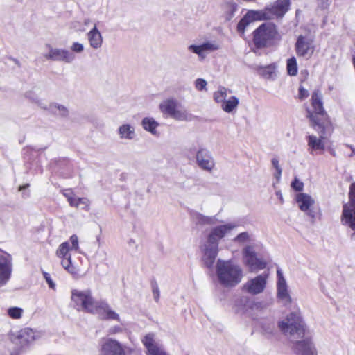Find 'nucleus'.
I'll return each instance as SVG.
<instances>
[{
	"mask_svg": "<svg viewBox=\"0 0 355 355\" xmlns=\"http://www.w3.org/2000/svg\"><path fill=\"white\" fill-rule=\"evenodd\" d=\"M207 82L202 78H198L195 83V87L198 91H202L206 87Z\"/></svg>",
	"mask_w": 355,
	"mask_h": 355,
	"instance_id": "43",
	"label": "nucleus"
},
{
	"mask_svg": "<svg viewBox=\"0 0 355 355\" xmlns=\"http://www.w3.org/2000/svg\"><path fill=\"white\" fill-rule=\"evenodd\" d=\"M295 200L301 211L306 212L307 215L312 218H315V212L311 209L315 201L309 195L304 193H300L296 195Z\"/></svg>",
	"mask_w": 355,
	"mask_h": 355,
	"instance_id": "16",
	"label": "nucleus"
},
{
	"mask_svg": "<svg viewBox=\"0 0 355 355\" xmlns=\"http://www.w3.org/2000/svg\"><path fill=\"white\" fill-rule=\"evenodd\" d=\"M227 89L224 87H220L218 91L214 93V99L218 103H223L227 97Z\"/></svg>",
	"mask_w": 355,
	"mask_h": 355,
	"instance_id": "31",
	"label": "nucleus"
},
{
	"mask_svg": "<svg viewBox=\"0 0 355 355\" xmlns=\"http://www.w3.org/2000/svg\"><path fill=\"white\" fill-rule=\"evenodd\" d=\"M277 298L282 301L284 305L291 304L292 302V299L288 293L286 280L279 269L277 270Z\"/></svg>",
	"mask_w": 355,
	"mask_h": 355,
	"instance_id": "14",
	"label": "nucleus"
},
{
	"mask_svg": "<svg viewBox=\"0 0 355 355\" xmlns=\"http://www.w3.org/2000/svg\"><path fill=\"white\" fill-rule=\"evenodd\" d=\"M343 225L349 227L354 232L351 234L350 237L352 239L355 238V218L352 219H345L341 220Z\"/></svg>",
	"mask_w": 355,
	"mask_h": 355,
	"instance_id": "38",
	"label": "nucleus"
},
{
	"mask_svg": "<svg viewBox=\"0 0 355 355\" xmlns=\"http://www.w3.org/2000/svg\"><path fill=\"white\" fill-rule=\"evenodd\" d=\"M292 349L297 355H318L317 349L309 337L293 343Z\"/></svg>",
	"mask_w": 355,
	"mask_h": 355,
	"instance_id": "12",
	"label": "nucleus"
},
{
	"mask_svg": "<svg viewBox=\"0 0 355 355\" xmlns=\"http://www.w3.org/2000/svg\"><path fill=\"white\" fill-rule=\"evenodd\" d=\"M10 275V267L4 257H0V281L8 279Z\"/></svg>",
	"mask_w": 355,
	"mask_h": 355,
	"instance_id": "25",
	"label": "nucleus"
},
{
	"mask_svg": "<svg viewBox=\"0 0 355 355\" xmlns=\"http://www.w3.org/2000/svg\"><path fill=\"white\" fill-rule=\"evenodd\" d=\"M19 337L27 341L34 340V331L31 328H24L20 331Z\"/></svg>",
	"mask_w": 355,
	"mask_h": 355,
	"instance_id": "34",
	"label": "nucleus"
},
{
	"mask_svg": "<svg viewBox=\"0 0 355 355\" xmlns=\"http://www.w3.org/2000/svg\"><path fill=\"white\" fill-rule=\"evenodd\" d=\"M291 6L290 0H277L271 6H268L269 15L273 19L282 18L288 11Z\"/></svg>",
	"mask_w": 355,
	"mask_h": 355,
	"instance_id": "17",
	"label": "nucleus"
},
{
	"mask_svg": "<svg viewBox=\"0 0 355 355\" xmlns=\"http://www.w3.org/2000/svg\"><path fill=\"white\" fill-rule=\"evenodd\" d=\"M310 103L311 107L306 108V116L309 121L310 126L312 128L318 126L327 131H331L334 124L324 107L322 95L319 89L312 92Z\"/></svg>",
	"mask_w": 355,
	"mask_h": 355,
	"instance_id": "2",
	"label": "nucleus"
},
{
	"mask_svg": "<svg viewBox=\"0 0 355 355\" xmlns=\"http://www.w3.org/2000/svg\"><path fill=\"white\" fill-rule=\"evenodd\" d=\"M286 69L289 76H295L297 74V64L295 57H291L286 61Z\"/></svg>",
	"mask_w": 355,
	"mask_h": 355,
	"instance_id": "29",
	"label": "nucleus"
},
{
	"mask_svg": "<svg viewBox=\"0 0 355 355\" xmlns=\"http://www.w3.org/2000/svg\"><path fill=\"white\" fill-rule=\"evenodd\" d=\"M190 48L192 49L193 51L197 54H200L202 51H204L203 46H202V45H200V46L191 45L190 46Z\"/></svg>",
	"mask_w": 355,
	"mask_h": 355,
	"instance_id": "48",
	"label": "nucleus"
},
{
	"mask_svg": "<svg viewBox=\"0 0 355 355\" xmlns=\"http://www.w3.org/2000/svg\"><path fill=\"white\" fill-rule=\"evenodd\" d=\"M152 288L154 298L156 301H158L159 298V290L158 288L157 284L155 283L154 284H153Z\"/></svg>",
	"mask_w": 355,
	"mask_h": 355,
	"instance_id": "47",
	"label": "nucleus"
},
{
	"mask_svg": "<svg viewBox=\"0 0 355 355\" xmlns=\"http://www.w3.org/2000/svg\"><path fill=\"white\" fill-rule=\"evenodd\" d=\"M196 161L198 165L203 170L211 171L215 164L209 153L204 150L200 149L198 151L196 155Z\"/></svg>",
	"mask_w": 355,
	"mask_h": 355,
	"instance_id": "21",
	"label": "nucleus"
},
{
	"mask_svg": "<svg viewBox=\"0 0 355 355\" xmlns=\"http://www.w3.org/2000/svg\"><path fill=\"white\" fill-rule=\"evenodd\" d=\"M88 40L94 49L99 48L101 46L102 36L96 26L88 33Z\"/></svg>",
	"mask_w": 355,
	"mask_h": 355,
	"instance_id": "24",
	"label": "nucleus"
},
{
	"mask_svg": "<svg viewBox=\"0 0 355 355\" xmlns=\"http://www.w3.org/2000/svg\"><path fill=\"white\" fill-rule=\"evenodd\" d=\"M71 298L77 310L94 313L95 306L98 301L93 297L90 290L73 289L71 291Z\"/></svg>",
	"mask_w": 355,
	"mask_h": 355,
	"instance_id": "6",
	"label": "nucleus"
},
{
	"mask_svg": "<svg viewBox=\"0 0 355 355\" xmlns=\"http://www.w3.org/2000/svg\"><path fill=\"white\" fill-rule=\"evenodd\" d=\"M42 275L46 282H47L49 288L51 289H54L55 287V284L53 282L50 275L46 272H42Z\"/></svg>",
	"mask_w": 355,
	"mask_h": 355,
	"instance_id": "44",
	"label": "nucleus"
},
{
	"mask_svg": "<svg viewBox=\"0 0 355 355\" xmlns=\"http://www.w3.org/2000/svg\"><path fill=\"white\" fill-rule=\"evenodd\" d=\"M23 309L19 307H11L8 309V315L12 319H19L21 318Z\"/></svg>",
	"mask_w": 355,
	"mask_h": 355,
	"instance_id": "33",
	"label": "nucleus"
},
{
	"mask_svg": "<svg viewBox=\"0 0 355 355\" xmlns=\"http://www.w3.org/2000/svg\"><path fill=\"white\" fill-rule=\"evenodd\" d=\"M67 201H68L69 204L70 205V206L74 207H78V204H77L78 202H80V201L85 202V199L78 198H74L72 196L70 198H68V200Z\"/></svg>",
	"mask_w": 355,
	"mask_h": 355,
	"instance_id": "45",
	"label": "nucleus"
},
{
	"mask_svg": "<svg viewBox=\"0 0 355 355\" xmlns=\"http://www.w3.org/2000/svg\"><path fill=\"white\" fill-rule=\"evenodd\" d=\"M231 230V227L227 225H220L214 228L207 239V243L211 244H216L218 246V241L225 236L226 233Z\"/></svg>",
	"mask_w": 355,
	"mask_h": 355,
	"instance_id": "22",
	"label": "nucleus"
},
{
	"mask_svg": "<svg viewBox=\"0 0 355 355\" xmlns=\"http://www.w3.org/2000/svg\"><path fill=\"white\" fill-rule=\"evenodd\" d=\"M330 0H318V6L320 10H328L330 6Z\"/></svg>",
	"mask_w": 355,
	"mask_h": 355,
	"instance_id": "42",
	"label": "nucleus"
},
{
	"mask_svg": "<svg viewBox=\"0 0 355 355\" xmlns=\"http://www.w3.org/2000/svg\"><path fill=\"white\" fill-rule=\"evenodd\" d=\"M258 73L264 78H270L275 74V64H269L263 67H258L257 69Z\"/></svg>",
	"mask_w": 355,
	"mask_h": 355,
	"instance_id": "26",
	"label": "nucleus"
},
{
	"mask_svg": "<svg viewBox=\"0 0 355 355\" xmlns=\"http://www.w3.org/2000/svg\"><path fill=\"white\" fill-rule=\"evenodd\" d=\"M143 128L151 132L153 135H156V128L159 125L158 123L155 121L153 118H144L142 120Z\"/></svg>",
	"mask_w": 355,
	"mask_h": 355,
	"instance_id": "28",
	"label": "nucleus"
},
{
	"mask_svg": "<svg viewBox=\"0 0 355 355\" xmlns=\"http://www.w3.org/2000/svg\"><path fill=\"white\" fill-rule=\"evenodd\" d=\"M147 355H166V354L157 344H155L147 349Z\"/></svg>",
	"mask_w": 355,
	"mask_h": 355,
	"instance_id": "35",
	"label": "nucleus"
},
{
	"mask_svg": "<svg viewBox=\"0 0 355 355\" xmlns=\"http://www.w3.org/2000/svg\"><path fill=\"white\" fill-rule=\"evenodd\" d=\"M81 199H85V202H83V201H80V202H77L78 203V207L80 205H83L84 207L83 208H85L86 209H89V200L86 198H80Z\"/></svg>",
	"mask_w": 355,
	"mask_h": 355,
	"instance_id": "49",
	"label": "nucleus"
},
{
	"mask_svg": "<svg viewBox=\"0 0 355 355\" xmlns=\"http://www.w3.org/2000/svg\"><path fill=\"white\" fill-rule=\"evenodd\" d=\"M101 355H125L122 345L116 340L108 338L101 345Z\"/></svg>",
	"mask_w": 355,
	"mask_h": 355,
	"instance_id": "15",
	"label": "nucleus"
},
{
	"mask_svg": "<svg viewBox=\"0 0 355 355\" xmlns=\"http://www.w3.org/2000/svg\"><path fill=\"white\" fill-rule=\"evenodd\" d=\"M142 343H143L144 345L145 346V347L146 348V349H148L149 348H150L152 346L155 345L154 338H153V335L150 334L146 335L144 337V338L142 339Z\"/></svg>",
	"mask_w": 355,
	"mask_h": 355,
	"instance_id": "37",
	"label": "nucleus"
},
{
	"mask_svg": "<svg viewBox=\"0 0 355 355\" xmlns=\"http://www.w3.org/2000/svg\"><path fill=\"white\" fill-rule=\"evenodd\" d=\"M244 263L250 272H257L264 269L266 263L261 259L257 258L256 252L251 246H248L243 251Z\"/></svg>",
	"mask_w": 355,
	"mask_h": 355,
	"instance_id": "9",
	"label": "nucleus"
},
{
	"mask_svg": "<svg viewBox=\"0 0 355 355\" xmlns=\"http://www.w3.org/2000/svg\"><path fill=\"white\" fill-rule=\"evenodd\" d=\"M315 46L313 39L304 35H299L295 44V50L298 57L309 59L315 52Z\"/></svg>",
	"mask_w": 355,
	"mask_h": 355,
	"instance_id": "8",
	"label": "nucleus"
},
{
	"mask_svg": "<svg viewBox=\"0 0 355 355\" xmlns=\"http://www.w3.org/2000/svg\"><path fill=\"white\" fill-rule=\"evenodd\" d=\"M94 313H98L101 320H119V315L112 311L105 301H98Z\"/></svg>",
	"mask_w": 355,
	"mask_h": 355,
	"instance_id": "18",
	"label": "nucleus"
},
{
	"mask_svg": "<svg viewBox=\"0 0 355 355\" xmlns=\"http://www.w3.org/2000/svg\"><path fill=\"white\" fill-rule=\"evenodd\" d=\"M286 321H280L278 327L284 334L288 333L290 335L297 334L299 337L303 338L307 331L299 312H292L286 316Z\"/></svg>",
	"mask_w": 355,
	"mask_h": 355,
	"instance_id": "5",
	"label": "nucleus"
},
{
	"mask_svg": "<svg viewBox=\"0 0 355 355\" xmlns=\"http://www.w3.org/2000/svg\"><path fill=\"white\" fill-rule=\"evenodd\" d=\"M179 104L173 99H168L160 104L162 112L177 120H184L187 118L185 110L179 109Z\"/></svg>",
	"mask_w": 355,
	"mask_h": 355,
	"instance_id": "10",
	"label": "nucleus"
},
{
	"mask_svg": "<svg viewBox=\"0 0 355 355\" xmlns=\"http://www.w3.org/2000/svg\"><path fill=\"white\" fill-rule=\"evenodd\" d=\"M216 272L220 284L227 287L235 286L241 282L243 277L240 267L230 261L218 260Z\"/></svg>",
	"mask_w": 355,
	"mask_h": 355,
	"instance_id": "3",
	"label": "nucleus"
},
{
	"mask_svg": "<svg viewBox=\"0 0 355 355\" xmlns=\"http://www.w3.org/2000/svg\"><path fill=\"white\" fill-rule=\"evenodd\" d=\"M349 201L343 206L340 220L355 218V182L349 186Z\"/></svg>",
	"mask_w": 355,
	"mask_h": 355,
	"instance_id": "13",
	"label": "nucleus"
},
{
	"mask_svg": "<svg viewBox=\"0 0 355 355\" xmlns=\"http://www.w3.org/2000/svg\"><path fill=\"white\" fill-rule=\"evenodd\" d=\"M291 187L295 191H302L304 189V183L301 182L297 178H295L291 182Z\"/></svg>",
	"mask_w": 355,
	"mask_h": 355,
	"instance_id": "39",
	"label": "nucleus"
},
{
	"mask_svg": "<svg viewBox=\"0 0 355 355\" xmlns=\"http://www.w3.org/2000/svg\"><path fill=\"white\" fill-rule=\"evenodd\" d=\"M218 247L215 243L213 245L207 243L203 250L202 261L209 268H211L215 262L218 251Z\"/></svg>",
	"mask_w": 355,
	"mask_h": 355,
	"instance_id": "20",
	"label": "nucleus"
},
{
	"mask_svg": "<svg viewBox=\"0 0 355 355\" xmlns=\"http://www.w3.org/2000/svg\"><path fill=\"white\" fill-rule=\"evenodd\" d=\"M202 46H203V49L204 51H206V50H214V49H216V47H214V45L211 44H209V43H206V44H203L202 45Z\"/></svg>",
	"mask_w": 355,
	"mask_h": 355,
	"instance_id": "50",
	"label": "nucleus"
},
{
	"mask_svg": "<svg viewBox=\"0 0 355 355\" xmlns=\"http://www.w3.org/2000/svg\"><path fill=\"white\" fill-rule=\"evenodd\" d=\"M230 7L232 8L234 10H236V5L234 3H230L227 4Z\"/></svg>",
	"mask_w": 355,
	"mask_h": 355,
	"instance_id": "54",
	"label": "nucleus"
},
{
	"mask_svg": "<svg viewBox=\"0 0 355 355\" xmlns=\"http://www.w3.org/2000/svg\"><path fill=\"white\" fill-rule=\"evenodd\" d=\"M282 40V34L279 26L272 21L262 23L252 33V42L257 49L277 46Z\"/></svg>",
	"mask_w": 355,
	"mask_h": 355,
	"instance_id": "1",
	"label": "nucleus"
},
{
	"mask_svg": "<svg viewBox=\"0 0 355 355\" xmlns=\"http://www.w3.org/2000/svg\"><path fill=\"white\" fill-rule=\"evenodd\" d=\"M268 274L259 275L248 280L243 286V290L252 295H257L263 291L266 286Z\"/></svg>",
	"mask_w": 355,
	"mask_h": 355,
	"instance_id": "11",
	"label": "nucleus"
},
{
	"mask_svg": "<svg viewBox=\"0 0 355 355\" xmlns=\"http://www.w3.org/2000/svg\"><path fill=\"white\" fill-rule=\"evenodd\" d=\"M119 134L121 137L125 139H132L134 135V130L129 125H123L119 128Z\"/></svg>",
	"mask_w": 355,
	"mask_h": 355,
	"instance_id": "32",
	"label": "nucleus"
},
{
	"mask_svg": "<svg viewBox=\"0 0 355 355\" xmlns=\"http://www.w3.org/2000/svg\"><path fill=\"white\" fill-rule=\"evenodd\" d=\"M347 146L352 150L353 153H355V149L352 145H347Z\"/></svg>",
	"mask_w": 355,
	"mask_h": 355,
	"instance_id": "55",
	"label": "nucleus"
},
{
	"mask_svg": "<svg viewBox=\"0 0 355 355\" xmlns=\"http://www.w3.org/2000/svg\"><path fill=\"white\" fill-rule=\"evenodd\" d=\"M328 150L329 152V153L333 156V157H336V151L334 148H328Z\"/></svg>",
	"mask_w": 355,
	"mask_h": 355,
	"instance_id": "52",
	"label": "nucleus"
},
{
	"mask_svg": "<svg viewBox=\"0 0 355 355\" xmlns=\"http://www.w3.org/2000/svg\"><path fill=\"white\" fill-rule=\"evenodd\" d=\"M246 14L252 22L255 21H269L272 19V17L269 15L267 7H265L262 10H248Z\"/></svg>",
	"mask_w": 355,
	"mask_h": 355,
	"instance_id": "23",
	"label": "nucleus"
},
{
	"mask_svg": "<svg viewBox=\"0 0 355 355\" xmlns=\"http://www.w3.org/2000/svg\"><path fill=\"white\" fill-rule=\"evenodd\" d=\"M66 191H70V192H71V193H67V192H64V193H63V195H64V196L67 198V199L68 200V198H70L71 196H72V195H71V194L73 193V192H72V191H71V189H67Z\"/></svg>",
	"mask_w": 355,
	"mask_h": 355,
	"instance_id": "51",
	"label": "nucleus"
},
{
	"mask_svg": "<svg viewBox=\"0 0 355 355\" xmlns=\"http://www.w3.org/2000/svg\"><path fill=\"white\" fill-rule=\"evenodd\" d=\"M71 50L77 53L82 52L83 51V46L78 42H75L71 46Z\"/></svg>",
	"mask_w": 355,
	"mask_h": 355,
	"instance_id": "46",
	"label": "nucleus"
},
{
	"mask_svg": "<svg viewBox=\"0 0 355 355\" xmlns=\"http://www.w3.org/2000/svg\"><path fill=\"white\" fill-rule=\"evenodd\" d=\"M28 186H29V184H25V185H22V186H19V191H21V190H23V189H26Z\"/></svg>",
	"mask_w": 355,
	"mask_h": 355,
	"instance_id": "53",
	"label": "nucleus"
},
{
	"mask_svg": "<svg viewBox=\"0 0 355 355\" xmlns=\"http://www.w3.org/2000/svg\"><path fill=\"white\" fill-rule=\"evenodd\" d=\"M271 162L273 167L275 168L274 176L277 180H279L282 176V168L279 164V160L277 158H272Z\"/></svg>",
	"mask_w": 355,
	"mask_h": 355,
	"instance_id": "36",
	"label": "nucleus"
},
{
	"mask_svg": "<svg viewBox=\"0 0 355 355\" xmlns=\"http://www.w3.org/2000/svg\"><path fill=\"white\" fill-rule=\"evenodd\" d=\"M252 23V21L249 17H248V15L245 14L239 21L237 24V31L239 33L243 35L245 31V28Z\"/></svg>",
	"mask_w": 355,
	"mask_h": 355,
	"instance_id": "30",
	"label": "nucleus"
},
{
	"mask_svg": "<svg viewBox=\"0 0 355 355\" xmlns=\"http://www.w3.org/2000/svg\"><path fill=\"white\" fill-rule=\"evenodd\" d=\"M313 129L318 132L320 136L317 137L314 135H310L306 137L307 145L311 154H313V151L324 150L325 149L324 140L331 136L334 131V125H332L331 131H327L318 126Z\"/></svg>",
	"mask_w": 355,
	"mask_h": 355,
	"instance_id": "7",
	"label": "nucleus"
},
{
	"mask_svg": "<svg viewBox=\"0 0 355 355\" xmlns=\"http://www.w3.org/2000/svg\"><path fill=\"white\" fill-rule=\"evenodd\" d=\"M309 96V91L306 89L302 85H300L298 88L297 98L300 101L307 98Z\"/></svg>",
	"mask_w": 355,
	"mask_h": 355,
	"instance_id": "40",
	"label": "nucleus"
},
{
	"mask_svg": "<svg viewBox=\"0 0 355 355\" xmlns=\"http://www.w3.org/2000/svg\"><path fill=\"white\" fill-rule=\"evenodd\" d=\"M69 241L71 246L68 241L61 243L56 250V255L62 259L61 264L64 268L73 276L79 275V269L72 265L71 257L69 254L71 250L77 251L79 249L78 238L76 234L70 236Z\"/></svg>",
	"mask_w": 355,
	"mask_h": 355,
	"instance_id": "4",
	"label": "nucleus"
},
{
	"mask_svg": "<svg viewBox=\"0 0 355 355\" xmlns=\"http://www.w3.org/2000/svg\"><path fill=\"white\" fill-rule=\"evenodd\" d=\"M239 105V99L236 96H231L222 104V109L227 113L232 112Z\"/></svg>",
	"mask_w": 355,
	"mask_h": 355,
	"instance_id": "27",
	"label": "nucleus"
},
{
	"mask_svg": "<svg viewBox=\"0 0 355 355\" xmlns=\"http://www.w3.org/2000/svg\"><path fill=\"white\" fill-rule=\"evenodd\" d=\"M196 220L198 223L201 225L209 224L211 222V218L205 216L200 214H196Z\"/></svg>",
	"mask_w": 355,
	"mask_h": 355,
	"instance_id": "41",
	"label": "nucleus"
},
{
	"mask_svg": "<svg viewBox=\"0 0 355 355\" xmlns=\"http://www.w3.org/2000/svg\"><path fill=\"white\" fill-rule=\"evenodd\" d=\"M45 58L54 61L71 62L74 59V55L67 50L51 48Z\"/></svg>",
	"mask_w": 355,
	"mask_h": 355,
	"instance_id": "19",
	"label": "nucleus"
}]
</instances>
